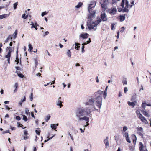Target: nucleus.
I'll list each match as a JSON object with an SVG mask.
<instances>
[{"label": "nucleus", "mask_w": 151, "mask_h": 151, "mask_svg": "<svg viewBox=\"0 0 151 151\" xmlns=\"http://www.w3.org/2000/svg\"><path fill=\"white\" fill-rule=\"evenodd\" d=\"M137 130L138 131L137 132L140 135H141V131L142 130V127H140L139 128L137 127L136 128Z\"/></svg>", "instance_id": "nucleus-20"}, {"label": "nucleus", "mask_w": 151, "mask_h": 151, "mask_svg": "<svg viewBox=\"0 0 151 151\" xmlns=\"http://www.w3.org/2000/svg\"><path fill=\"white\" fill-rule=\"evenodd\" d=\"M34 60H35V68H36L38 64L37 59V58H35Z\"/></svg>", "instance_id": "nucleus-28"}, {"label": "nucleus", "mask_w": 151, "mask_h": 151, "mask_svg": "<svg viewBox=\"0 0 151 151\" xmlns=\"http://www.w3.org/2000/svg\"><path fill=\"white\" fill-rule=\"evenodd\" d=\"M105 146H106V147H107L109 146V142H108L105 143Z\"/></svg>", "instance_id": "nucleus-63"}, {"label": "nucleus", "mask_w": 151, "mask_h": 151, "mask_svg": "<svg viewBox=\"0 0 151 151\" xmlns=\"http://www.w3.org/2000/svg\"><path fill=\"white\" fill-rule=\"evenodd\" d=\"M48 13V12H47L46 11L44 12H42V13L41 16L42 17H43L45 15L47 14Z\"/></svg>", "instance_id": "nucleus-35"}, {"label": "nucleus", "mask_w": 151, "mask_h": 151, "mask_svg": "<svg viewBox=\"0 0 151 151\" xmlns=\"http://www.w3.org/2000/svg\"><path fill=\"white\" fill-rule=\"evenodd\" d=\"M28 16L27 15L26 16L25 14H24L22 15V17L23 18H24V19H26L27 18Z\"/></svg>", "instance_id": "nucleus-36"}, {"label": "nucleus", "mask_w": 151, "mask_h": 151, "mask_svg": "<svg viewBox=\"0 0 151 151\" xmlns=\"http://www.w3.org/2000/svg\"><path fill=\"white\" fill-rule=\"evenodd\" d=\"M120 17V21L122 22L124 21L125 19V17L123 15H120L119 16Z\"/></svg>", "instance_id": "nucleus-22"}, {"label": "nucleus", "mask_w": 151, "mask_h": 151, "mask_svg": "<svg viewBox=\"0 0 151 151\" xmlns=\"http://www.w3.org/2000/svg\"><path fill=\"white\" fill-rule=\"evenodd\" d=\"M107 96V92L104 91L103 93V97L104 99L106 98Z\"/></svg>", "instance_id": "nucleus-39"}, {"label": "nucleus", "mask_w": 151, "mask_h": 151, "mask_svg": "<svg viewBox=\"0 0 151 151\" xmlns=\"http://www.w3.org/2000/svg\"><path fill=\"white\" fill-rule=\"evenodd\" d=\"M94 106H89L85 108L82 107L78 108L76 111V117L79 122L82 120H85L86 122V124L85 125V127H86L89 125L88 122L89 121V117L86 116L88 115L90 117H91V115H89L91 112L97 110Z\"/></svg>", "instance_id": "nucleus-1"}, {"label": "nucleus", "mask_w": 151, "mask_h": 151, "mask_svg": "<svg viewBox=\"0 0 151 151\" xmlns=\"http://www.w3.org/2000/svg\"><path fill=\"white\" fill-rule=\"evenodd\" d=\"M18 76L19 77L22 78H23L24 77V75L21 73L19 74Z\"/></svg>", "instance_id": "nucleus-44"}, {"label": "nucleus", "mask_w": 151, "mask_h": 151, "mask_svg": "<svg viewBox=\"0 0 151 151\" xmlns=\"http://www.w3.org/2000/svg\"><path fill=\"white\" fill-rule=\"evenodd\" d=\"M84 46H82V50H81V52H82V53H83L84 52H85V50H84Z\"/></svg>", "instance_id": "nucleus-48"}, {"label": "nucleus", "mask_w": 151, "mask_h": 151, "mask_svg": "<svg viewBox=\"0 0 151 151\" xmlns=\"http://www.w3.org/2000/svg\"><path fill=\"white\" fill-rule=\"evenodd\" d=\"M33 94L32 93H31V94H30V97H29L30 100L31 101H32V100H33Z\"/></svg>", "instance_id": "nucleus-37"}, {"label": "nucleus", "mask_w": 151, "mask_h": 151, "mask_svg": "<svg viewBox=\"0 0 151 151\" xmlns=\"http://www.w3.org/2000/svg\"><path fill=\"white\" fill-rule=\"evenodd\" d=\"M142 113L143 115L146 117H149V114L147 112L144 111H142Z\"/></svg>", "instance_id": "nucleus-19"}, {"label": "nucleus", "mask_w": 151, "mask_h": 151, "mask_svg": "<svg viewBox=\"0 0 151 151\" xmlns=\"http://www.w3.org/2000/svg\"><path fill=\"white\" fill-rule=\"evenodd\" d=\"M25 114L26 115H28L29 114V110L27 108H25Z\"/></svg>", "instance_id": "nucleus-32"}, {"label": "nucleus", "mask_w": 151, "mask_h": 151, "mask_svg": "<svg viewBox=\"0 0 151 151\" xmlns=\"http://www.w3.org/2000/svg\"><path fill=\"white\" fill-rule=\"evenodd\" d=\"M23 102L24 101L26 100V98L25 96H24L23 99H22L21 100Z\"/></svg>", "instance_id": "nucleus-59"}, {"label": "nucleus", "mask_w": 151, "mask_h": 151, "mask_svg": "<svg viewBox=\"0 0 151 151\" xmlns=\"http://www.w3.org/2000/svg\"><path fill=\"white\" fill-rule=\"evenodd\" d=\"M91 40L90 38L88 39V40L86 42L87 44H88L91 42Z\"/></svg>", "instance_id": "nucleus-52"}, {"label": "nucleus", "mask_w": 151, "mask_h": 151, "mask_svg": "<svg viewBox=\"0 0 151 151\" xmlns=\"http://www.w3.org/2000/svg\"><path fill=\"white\" fill-rule=\"evenodd\" d=\"M12 36L11 35H9L8 37L6 39L5 41L4 42L5 43H6L8 42V40L10 39L11 40L12 39Z\"/></svg>", "instance_id": "nucleus-21"}, {"label": "nucleus", "mask_w": 151, "mask_h": 151, "mask_svg": "<svg viewBox=\"0 0 151 151\" xmlns=\"http://www.w3.org/2000/svg\"><path fill=\"white\" fill-rule=\"evenodd\" d=\"M61 97H59L56 103V105L59 106L60 108H61L63 106L62 104V102L61 100Z\"/></svg>", "instance_id": "nucleus-10"}, {"label": "nucleus", "mask_w": 151, "mask_h": 151, "mask_svg": "<svg viewBox=\"0 0 151 151\" xmlns=\"http://www.w3.org/2000/svg\"><path fill=\"white\" fill-rule=\"evenodd\" d=\"M131 101H137L135 100V96H132V97L131 98Z\"/></svg>", "instance_id": "nucleus-38"}, {"label": "nucleus", "mask_w": 151, "mask_h": 151, "mask_svg": "<svg viewBox=\"0 0 151 151\" xmlns=\"http://www.w3.org/2000/svg\"><path fill=\"white\" fill-rule=\"evenodd\" d=\"M96 5V4L95 2H91L90 4L88 5V11L89 14L88 16V18L89 20L88 21L87 25L88 29L89 30L94 29V27H96L98 24L101 21L100 19L96 21L95 22H93L91 21V20L93 19L95 17L96 11L94 10V8Z\"/></svg>", "instance_id": "nucleus-2"}, {"label": "nucleus", "mask_w": 151, "mask_h": 151, "mask_svg": "<svg viewBox=\"0 0 151 151\" xmlns=\"http://www.w3.org/2000/svg\"><path fill=\"white\" fill-rule=\"evenodd\" d=\"M127 127L126 126H124L123 127V131L125 132L127 130Z\"/></svg>", "instance_id": "nucleus-40"}, {"label": "nucleus", "mask_w": 151, "mask_h": 151, "mask_svg": "<svg viewBox=\"0 0 151 151\" xmlns=\"http://www.w3.org/2000/svg\"><path fill=\"white\" fill-rule=\"evenodd\" d=\"M17 126L18 127H21V126L22 124H20L19 122H17Z\"/></svg>", "instance_id": "nucleus-61"}, {"label": "nucleus", "mask_w": 151, "mask_h": 151, "mask_svg": "<svg viewBox=\"0 0 151 151\" xmlns=\"http://www.w3.org/2000/svg\"><path fill=\"white\" fill-rule=\"evenodd\" d=\"M75 48L76 49L77 48V47L78 45H80V44L78 43H75Z\"/></svg>", "instance_id": "nucleus-42"}, {"label": "nucleus", "mask_w": 151, "mask_h": 151, "mask_svg": "<svg viewBox=\"0 0 151 151\" xmlns=\"http://www.w3.org/2000/svg\"><path fill=\"white\" fill-rule=\"evenodd\" d=\"M22 116L23 117V119L25 122L27 121L28 119L27 117L25 115H22Z\"/></svg>", "instance_id": "nucleus-31"}, {"label": "nucleus", "mask_w": 151, "mask_h": 151, "mask_svg": "<svg viewBox=\"0 0 151 151\" xmlns=\"http://www.w3.org/2000/svg\"><path fill=\"white\" fill-rule=\"evenodd\" d=\"M104 143L108 142V137H107L105 139H104Z\"/></svg>", "instance_id": "nucleus-55"}, {"label": "nucleus", "mask_w": 151, "mask_h": 151, "mask_svg": "<svg viewBox=\"0 0 151 151\" xmlns=\"http://www.w3.org/2000/svg\"><path fill=\"white\" fill-rule=\"evenodd\" d=\"M9 15V14H5L2 15H0V19L4 18H6L8 17Z\"/></svg>", "instance_id": "nucleus-14"}, {"label": "nucleus", "mask_w": 151, "mask_h": 151, "mask_svg": "<svg viewBox=\"0 0 151 151\" xmlns=\"http://www.w3.org/2000/svg\"><path fill=\"white\" fill-rule=\"evenodd\" d=\"M17 30H16L15 32L13 34V36L14 37V38H16L17 37Z\"/></svg>", "instance_id": "nucleus-30"}, {"label": "nucleus", "mask_w": 151, "mask_h": 151, "mask_svg": "<svg viewBox=\"0 0 151 151\" xmlns=\"http://www.w3.org/2000/svg\"><path fill=\"white\" fill-rule=\"evenodd\" d=\"M88 34L86 33H81L79 35V38L83 39L87 38L88 37Z\"/></svg>", "instance_id": "nucleus-6"}, {"label": "nucleus", "mask_w": 151, "mask_h": 151, "mask_svg": "<svg viewBox=\"0 0 151 151\" xmlns=\"http://www.w3.org/2000/svg\"><path fill=\"white\" fill-rule=\"evenodd\" d=\"M10 129H11L12 130H15L16 128L14 127H12L11 126H10Z\"/></svg>", "instance_id": "nucleus-53"}, {"label": "nucleus", "mask_w": 151, "mask_h": 151, "mask_svg": "<svg viewBox=\"0 0 151 151\" xmlns=\"http://www.w3.org/2000/svg\"><path fill=\"white\" fill-rule=\"evenodd\" d=\"M136 113L138 117H139L141 120H142V117L141 116L142 115L140 113V111L138 110H137L136 111Z\"/></svg>", "instance_id": "nucleus-15"}, {"label": "nucleus", "mask_w": 151, "mask_h": 151, "mask_svg": "<svg viewBox=\"0 0 151 151\" xmlns=\"http://www.w3.org/2000/svg\"><path fill=\"white\" fill-rule=\"evenodd\" d=\"M50 127L53 130H55L57 128V127H56V125L55 124H51L50 125Z\"/></svg>", "instance_id": "nucleus-25"}, {"label": "nucleus", "mask_w": 151, "mask_h": 151, "mask_svg": "<svg viewBox=\"0 0 151 151\" xmlns=\"http://www.w3.org/2000/svg\"><path fill=\"white\" fill-rule=\"evenodd\" d=\"M29 47V51L30 52H32V49H33V47L30 44H29L28 45Z\"/></svg>", "instance_id": "nucleus-29"}, {"label": "nucleus", "mask_w": 151, "mask_h": 151, "mask_svg": "<svg viewBox=\"0 0 151 151\" xmlns=\"http://www.w3.org/2000/svg\"><path fill=\"white\" fill-rule=\"evenodd\" d=\"M108 0H99V2L101 4L102 8L106 9L107 8V4L108 3Z\"/></svg>", "instance_id": "nucleus-5"}, {"label": "nucleus", "mask_w": 151, "mask_h": 151, "mask_svg": "<svg viewBox=\"0 0 151 151\" xmlns=\"http://www.w3.org/2000/svg\"><path fill=\"white\" fill-rule=\"evenodd\" d=\"M127 1L128 3V1L127 0H122V2L121 6L122 8H124V5L126 6V2Z\"/></svg>", "instance_id": "nucleus-17"}, {"label": "nucleus", "mask_w": 151, "mask_h": 151, "mask_svg": "<svg viewBox=\"0 0 151 151\" xmlns=\"http://www.w3.org/2000/svg\"><path fill=\"white\" fill-rule=\"evenodd\" d=\"M115 25L114 24H111V29L112 30H114V25Z\"/></svg>", "instance_id": "nucleus-50"}, {"label": "nucleus", "mask_w": 151, "mask_h": 151, "mask_svg": "<svg viewBox=\"0 0 151 151\" xmlns=\"http://www.w3.org/2000/svg\"><path fill=\"white\" fill-rule=\"evenodd\" d=\"M94 98L92 96L89 97L87 101L84 103L85 106H94Z\"/></svg>", "instance_id": "nucleus-4"}, {"label": "nucleus", "mask_w": 151, "mask_h": 151, "mask_svg": "<svg viewBox=\"0 0 151 151\" xmlns=\"http://www.w3.org/2000/svg\"><path fill=\"white\" fill-rule=\"evenodd\" d=\"M12 52V50H9L7 54L5 56V58H7V61L9 64H10V59L11 56V53Z\"/></svg>", "instance_id": "nucleus-8"}, {"label": "nucleus", "mask_w": 151, "mask_h": 151, "mask_svg": "<svg viewBox=\"0 0 151 151\" xmlns=\"http://www.w3.org/2000/svg\"><path fill=\"white\" fill-rule=\"evenodd\" d=\"M80 130L82 133H83L84 132V131L85 130V128H84V130H83L82 128H80Z\"/></svg>", "instance_id": "nucleus-64"}, {"label": "nucleus", "mask_w": 151, "mask_h": 151, "mask_svg": "<svg viewBox=\"0 0 151 151\" xmlns=\"http://www.w3.org/2000/svg\"><path fill=\"white\" fill-rule=\"evenodd\" d=\"M137 103V101H132V102L128 101L127 102L128 104L129 105L133 107H134Z\"/></svg>", "instance_id": "nucleus-12"}, {"label": "nucleus", "mask_w": 151, "mask_h": 151, "mask_svg": "<svg viewBox=\"0 0 151 151\" xmlns=\"http://www.w3.org/2000/svg\"><path fill=\"white\" fill-rule=\"evenodd\" d=\"M122 82L123 85H127V79L126 78H123V80Z\"/></svg>", "instance_id": "nucleus-18"}, {"label": "nucleus", "mask_w": 151, "mask_h": 151, "mask_svg": "<svg viewBox=\"0 0 151 151\" xmlns=\"http://www.w3.org/2000/svg\"><path fill=\"white\" fill-rule=\"evenodd\" d=\"M16 119L18 121L20 120L21 119L20 117L19 116H17L16 117Z\"/></svg>", "instance_id": "nucleus-47"}, {"label": "nucleus", "mask_w": 151, "mask_h": 151, "mask_svg": "<svg viewBox=\"0 0 151 151\" xmlns=\"http://www.w3.org/2000/svg\"><path fill=\"white\" fill-rule=\"evenodd\" d=\"M16 69L17 70H20L21 68L19 67L16 66L15 67Z\"/></svg>", "instance_id": "nucleus-57"}, {"label": "nucleus", "mask_w": 151, "mask_h": 151, "mask_svg": "<svg viewBox=\"0 0 151 151\" xmlns=\"http://www.w3.org/2000/svg\"><path fill=\"white\" fill-rule=\"evenodd\" d=\"M142 122H144L146 124L148 123V122L145 118L142 116Z\"/></svg>", "instance_id": "nucleus-26"}, {"label": "nucleus", "mask_w": 151, "mask_h": 151, "mask_svg": "<svg viewBox=\"0 0 151 151\" xmlns=\"http://www.w3.org/2000/svg\"><path fill=\"white\" fill-rule=\"evenodd\" d=\"M18 5V2H17L16 3H14L13 4V6H14V9H16L17 8V6Z\"/></svg>", "instance_id": "nucleus-33"}, {"label": "nucleus", "mask_w": 151, "mask_h": 151, "mask_svg": "<svg viewBox=\"0 0 151 151\" xmlns=\"http://www.w3.org/2000/svg\"><path fill=\"white\" fill-rule=\"evenodd\" d=\"M139 147L140 151H142V142H140Z\"/></svg>", "instance_id": "nucleus-54"}, {"label": "nucleus", "mask_w": 151, "mask_h": 151, "mask_svg": "<svg viewBox=\"0 0 151 151\" xmlns=\"http://www.w3.org/2000/svg\"><path fill=\"white\" fill-rule=\"evenodd\" d=\"M36 134L37 135H40V131H38L37 130H36L35 131Z\"/></svg>", "instance_id": "nucleus-51"}, {"label": "nucleus", "mask_w": 151, "mask_h": 151, "mask_svg": "<svg viewBox=\"0 0 151 151\" xmlns=\"http://www.w3.org/2000/svg\"><path fill=\"white\" fill-rule=\"evenodd\" d=\"M29 138V137L28 136H26V137H23V139H24V140H26L27 139H28Z\"/></svg>", "instance_id": "nucleus-60"}, {"label": "nucleus", "mask_w": 151, "mask_h": 151, "mask_svg": "<svg viewBox=\"0 0 151 151\" xmlns=\"http://www.w3.org/2000/svg\"><path fill=\"white\" fill-rule=\"evenodd\" d=\"M83 4L82 3L79 2L78 3V5L76 6L75 8H79L81 7V6Z\"/></svg>", "instance_id": "nucleus-27"}, {"label": "nucleus", "mask_w": 151, "mask_h": 151, "mask_svg": "<svg viewBox=\"0 0 151 151\" xmlns=\"http://www.w3.org/2000/svg\"><path fill=\"white\" fill-rule=\"evenodd\" d=\"M101 20L105 21L107 20L105 13L104 12H102L101 15Z\"/></svg>", "instance_id": "nucleus-7"}, {"label": "nucleus", "mask_w": 151, "mask_h": 151, "mask_svg": "<svg viewBox=\"0 0 151 151\" xmlns=\"http://www.w3.org/2000/svg\"><path fill=\"white\" fill-rule=\"evenodd\" d=\"M124 137L125 138L127 141L129 143H131V141L130 140L129 138V134L128 133L126 132L124 133Z\"/></svg>", "instance_id": "nucleus-11"}, {"label": "nucleus", "mask_w": 151, "mask_h": 151, "mask_svg": "<svg viewBox=\"0 0 151 151\" xmlns=\"http://www.w3.org/2000/svg\"><path fill=\"white\" fill-rule=\"evenodd\" d=\"M49 33V32L48 31H46L45 32L44 34L43 35V36H45L46 35H47Z\"/></svg>", "instance_id": "nucleus-49"}, {"label": "nucleus", "mask_w": 151, "mask_h": 151, "mask_svg": "<svg viewBox=\"0 0 151 151\" xmlns=\"http://www.w3.org/2000/svg\"><path fill=\"white\" fill-rule=\"evenodd\" d=\"M31 23H32L31 28H33L35 27V26L34 23L32 22H31Z\"/></svg>", "instance_id": "nucleus-58"}, {"label": "nucleus", "mask_w": 151, "mask_h": 151, "mask_svg": "<svg viewBox=\"0 0 151 151\" xmlns=\"http://www.w3.org/2000/svg\"><path fill=\"white\" fill-rule=\"evenodd\" d=\"M125 2L126 6H125V7L123 9V12H127L129 11V10L128 9L129 4H128V2L127 1Z\"/></svg>", "instance_id": "nucleus-13"}, {"label": "nucleus", "mask_w": 151, "mask_h": 151, "mask_svg": "<svg viewBox=\"0 0 151 151\" xmlns=\"http://www.w3.org/2000/svg\"><path fill=\"white\" fill-rule=\"evenodd\" d=\"M109 14H111V15H114L117 12V9L116 8H113L110 9L109 11Z\"/></svg>", "instance_id": "nucleus-9"}, {"label": "nucleus", "mask_w": 151, "mask_h": 151, "mask_svg": "<svg viewBox=\"0 0 151 151\" xmlns=\"http://www.w3.org/2000/svg\"><path fill=\"white\" fill-rule=\"evenodd\" d=\"M125 28L124 27H122V30H120V32L121 33H122L124 31V30Z\"/></svg>", "instance_id": "nucleus-56"}, {"label": "nucleus", "mask_w": 151, "mask_h": 151, "mask_svg": "<svg viewBox=\"0 0 151 151\" xmlns=\"http://www.w3.org/2000/svg\"><path fill=\"white\" fill-rule=\"evenodd\" d=\"M146 106H151V103L148 104H147L145 103H142V108L145 109V107Z\"/></svg>", "instance_id": "nucleus-16"}, {"label": "nucleus", "mask_w": 151, "mask_h": 151, "mask_svg": "<svg viewBox=\"0 0 151 151\" xmlns=\"http://www.w3.org/2000/svg\"><path fill=\"white\" fill-rule=\"evenodd\" d=\"M103 91L100 90H99L97 92L94 93L93 96L95 97L94 98V102H95L96 106L99 109L101 108L102 104V98L101 95Z\"/></svg>", "instance_id": "nucleus-3"}, {"label": "nucleus", "mask_w": 151, "mask_h": 151, "mask_svg": "<svg viewBox=\"0 0 151 151\" xmlns=\"http://www.w3.org/2000/svg\"><path fill=\"white\" fill-rule=\"evenodd\" d=\"M120 0H112V4H114L116 3L117 1Z\"/></svg>", "instance_id": "nucleus-41"}, {"label": "nucleus", "mask_w": 151, "mask_h": 151, "mask_svg": "<svg viewBox=\"0 0 151 151\" xmlns=\"http://www.w3.org/2000/svg\"><path fill=\"white\" fill-rule=\"evenodd\" d=\"M50 116L49 114H47L45 117V121L47 122L50 119Z\"/></svg>", "instance_id": "nucleus-24"}, {"label": "nucleus", "mask_w": 151, "mask_h": 151, "mask_svg": "<svg viewBox=\"0 0 151 151\" xmlns=\"http://www.w3.org/2000/svg\"><path fill=\"white\" fill-rule=\"evenodd\" d=\"M24 135L26 136H27L29 135V134L28 133L27 131L24 130Z\"/></svg>", "instance_id": "nucleus-43"}, {"label": "nucleus", "mask_w": 151, "mask_h": 151, "mask_svg": "<svg viewBox=\"0 0 151 151\" xmlns=\"http://www.w3.org/2000/svg\"><path fill=\"white\" fill-rule=\"evenodd\" d=\"M134 2L133 1H132L131 2V5L130 6V8L132 7V6L134 5Z\"/></svg>", "instance_id": "nucleus-46"}, {"label": "nucleus", "mask_w": 151, "mask_h": 151, "mask_svg": "<svg viewBox=\"0 0 151 151\" xmlns=\"http://www.w3.org/2000/svg\"><path fill=\"white\" fill-rule=\"evenodd\" d=\"M9 132V130H6L5 131H4L3 132V134H4L5 133H8Z\"/></svg>", "instance_id": "nucleus-62"}, {"label": "nucleus", "mask_w": 151, "mask_h": 151, "mask_svg": "<svg viewBox=\"0 0 151 151\" xmlns=\"http://www.w3.org/2000/svg\"><path fill=\"white\" fill-rule=\"evenodd\" d=\"M128 91V88L127 87H125L124 88V92L125 93L126 92Z\"/></svg>", "instance_id": "nucleus-45"}, {"label": "nucleus", "mask_w": 151, "mask_h": 151, "mask_svg": "<svg viewBox=\"0 0 151 151\" xmlns=\"http://www.w3.org/2000/svg\"><path fill=\"white\" fill-rule=\"evenodd\" d=\"M15 62H17V64H18V63H19V59L18 58V56H17V55H16V60H15Z\"/></svg>", "instance_id": "nucleus-34"}, {"label": "nucleus", "mask_w": 151, "mask_h": 151, "mask_svg": "<svg viewBox=\"0 0 151 151\" xmlns=\"http://www.w3.org/2000/svg\"><path fill=\"white\" fill-rule=\"evenodd\" d=\"M66 54L68 57H71V53L70 50H68Z\"/></svg>", "instance_id": "nucleus-23"}]
</instances>
